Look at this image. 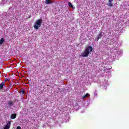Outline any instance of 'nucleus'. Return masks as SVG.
<instances>
[{"label":"nucleus","mask_w":129,"mask_h":129,"mask_svg":"<svg viewBox=\"0 0 129 129\" xmlns=\"http://www.w3.org/2000/svg\"><path fill=\"white\" fill-rule=\"evenodd\" d=\"M8 104H9V105H10V106L11 105H13V101H11V102H9Z\"/></svg>","instance_id":"obj_12"},{"label":"nucleus","mask_w":129,"mask_h":129,"mask_svg":"<svg viewBox=\"0 0 129 129\" xmlns=\"http://www.w3.org/2000/svg\"><path fill=\"white\" fill-rule=\"evenodd\" d=\"M4 86H6V83L3 82L0 84V89H3Z\"/></svg>","instance_id":"obj_4"},{"label":"nucleus","mask_w":129,"mask_h":129,"mask_svg":"<svg viewBox=\"0 0 129 129\" xmlns=\"http://www.w3.org/2000/svg\"><path fill=\"white\" fill-rule=\"evenodd\" d=\"M22 93L24 94L25 93V91H22Z\"/></svg>","instance_id":"obj_16"},{"label":"nucleus","mask_w":129,"mask_h":129,"mask_svg":"<svg viewBox=\"0 0 129 129\" xmlns=\"http://www.w3.org/2000/svg\"><path fill=\"white\" fill-rule=\"evenodd\" d=\"M4 42H5V40L3 38H2L0 39V45L3 44V43H4Z\"/></svg>","instance_id":"obj_8"},{"label":"nucleus","mask_w":129,"mask_h":129,"mask_svg":"<svg viewBox=\"0 0 129 129\" xmlns=\"http://www.w3.org/2000/svg\"><path fill=\"white\" fill-rule=\"evenodd\" d=\"M51 0H46V1H45V4H46V5H48V4H52V2H51Z\"/></svg>","instance_id":"obj_7"},{"label":"nucleus","mask_w":129,"mask_h":129,"mask_svg":"<svg viewBox=\"0 0 129 129\" xmlns=\"http://www.w3.org/2000/svg\"><path fill=\"white\" fill-rule=\"evenodd\" d=\"M7 81H10V79H6L5 82H7Z\"/></svg>","instance_id":"obj_14"},{"label":"nucleus","mask_w":129,"mask_h":129,"mask_svg":"<svg viewBox=\"0 0 129 129\" xmlns=\"http://www.w3.org/2000/svg\"><path fill=\"white\" fill-rule=\"evenodd\" d=\"M92 50H93V48L91 46H89L85 48L81 55L82 57H88L89 53L92 52Z\"/></svg>","instance_id":"obj_1"},{"label":"nucleus","mask_w":129,"mask_h":129,"mask_svg":"<svg viewBox=\"0 0 129 129\" xmlns=\"http://www.w3.org/2000/svg\"><path fill=\"white\" fill-rule=\"evenodd\" d=\"M16 117H17V114L14 113L11 115V119H15Z\"/></svg>","instance_id":"obj_6"},{"label":"nucleus","mask_w":129,"mask_h":129,"mask_svg":"<svg viewBox=\"0 0 129 129\" xmlns=\"http://www.w3.org/2000/svg\"><path fill=\"white\" fill-rule=\"evenodd\" d=\"M10 127H11V121H8V122L5 125L4 129H10Z\"/></svg>","instance_id":"obj_3"},{"label":"nucleus","mask_w":129,"mask_h":129,"mask_svg":"<svg viewBox=\"0 0 129 129\" xmlns=\"http://www.w3.org/2000/svg\"><path fill=\"white\" fill-rule=\"evenodd\" d=\"M69 6L70 8H73V5H72V3L70 2L69 3Z\"/></svg>","instance_id":"obj_10"},{"label":"nucleus","mask_w":129,"mask_h":129,"mask_svg":"<svg viewBox=\"0 0 129 129\" xmlns=\"http://www.w3.org/2000/svg\"><path fill=\"white\" fill-rule=\"evenodd\" d=\"M89 94L88 93L86 94V95L84 96H83V99H84V98H86V97H87V96H89Z\"/></svg>","instance_id":"obj_9"},{"label":"nucleus","mask_w":129,"mask_h":129,"mask_svg":"<svg viewBox=\"0 0 129 129\" xmlns=\"http://www.w3.org/2000/svg\"><path fill=\"white\" fill-rule=\"evenodd\" d=\"M109 3H111L112 2H113V0H109Z\"/></svg>","instance_id":"obj_15"},{"label":"nucleus","mask_w":129,"mask_h":129,"mask_svg":"<svg viewBox=\"0 0 129 129\" xmlns=\"http://www.w3.org/2000/svg\"><path fill=\"white\" fill-rule=\"evenodd\" d=\"M17 129H22V128L21 127V126H17Z\"/></svg>","instance_id":"obj_13"},{"label":"nucleus","mask_w":129,"mask_h":129,"mask_svg":"<svg viewBox=\"0 0 129 129\" xmlns=\"http://www.w3.org/2000/svg\"><path fill=\"white\" fill-rule=\"evenodd\" d=\"M119 1H121V0H119Z\"/></svg>","instance_id":"obj_17"},{"label":"nucleus","mask_w":129,"mask_h":129,"mask_svg":"<svg viewBox=\"0 0 129 129\" xmlns=\"http://www.w3.org/2000/svg\"><path fill=\"white\" fill-rule=\"evenodd\" d=\"M42 23V19H38L35 23L34 28L35 30H39V27H41V24Z\"/></svg>","instance_id":"obj_2"},{"label":"nucleus","mask_w":129,"mask_h":129,"mask_svg":"<svg viewBox=\"0 0 129 129\" xmlns=\"http://www.w3.org/2000/svg\"><path fill=\"white\" fill-rule=\"evenodd\" d=\"M101 38H102V33H100L97 36L96 41H98V40H99V39H101Z\"/></svg>","instance_id":"obj_5"},{"label":"nucleus","mask_w":129,"mask_h":129,"mask_svg":"<svg viewBox=\"0 0 129 129\" xmlns=\"http://www.w3.org/2000/svg\"><path fill=\"white\" fill-rule=\"evenodd\" d=\"M108 6H109V7H113V5L111 3H109Z\"/></svg>","instance_id":"obj_11"}]
</instances>
